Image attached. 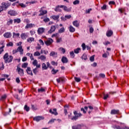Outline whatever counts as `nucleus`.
<instances>
[{
    "label": "nucleus",
    "mask_w": 129,
    "mask_h": 129,
    "mask_svg": "<svg viewBox=\"0 0 129 129\" xmlns=\"http://www.w3.org/2000/svg\"><path fill=\"white\" fill-rule=\"evenodd\" d=\"M21 38L22 40H26L28 38V33H23L21 34Z\"/></svg>",
    "instance_id": "2eb2a0df"
},
{
    "label": "nucleus",
    "mask_w": 129,
    "mask_h": 129,
    "mask_svg": "<svg viewBox=\"0 0 129 129\" xmlns=\"http://www.w3.org/2000/svg\"><path fill=\"white\" fill-rule=\"evenodd\" d=\"M13 56L9 55V53H6L3 56V59H4L5 63H11L13 61Z\"/></svg>",
    "instance_id": "f257e3e1"
},
{
    "label": "nucleus",
    "mask_w": 129,
    "mask_h": 129,
    "mask_svg": "<svg viewBox=\"0 0 129 129\" xmlns=\"http://www.w3.org/2000/svg\"><path fill=\"white\" fill-rule=\"evenodd\" d=\"M112 34H113V32H112V31L109 30L106 33V36L110 37L112 35Z\"/></svg>",
    "instance_id": "5701e85b"
},
{
    "label": "nucleus",
    "mask_w": 129,
    "mask_h": 129,
    "mask_svg": "<svg viewBox=\"0 0 129 129\" xmlns=\"http://www.w3.org/2000/svg\"><path fill=\"white\" fill-rule=\"evenodd\" d=\"M38 92H44V91H45V89H43V88L38 89Z\"/></svg>",
    "instance_id": "bf43d9fd"
},
{
    "label": "nucleus",
    "mask_w": 129,
    "mask_h": 129,
    "mask_svg": "<svg viewBox=\"0 0 129 129\" xmlns=\"http://www.w3.org/2000/svg\"><path fill=\"white\" fill-rule=\"evenodd\" d=\"M55 12H59V13H61L62 12V10L60 9V6H57L56 8L54 9Z\"/></svg>",
    "instance_id": "b1692460"
},
{
    "label": "nucleus",
    "mask_w": 129,
    "mask_h": 129,
    "mask_svg": "<svg viewBox=\"0 0 129 129\" xmlns=\"http://www.w3.org/2000/svg\"><path fill=\"white\" fill-rule=\"evenodd\" d=\"M27 67H28V63L27 62L24 63L22 65V68H27Z\"/></svg>",
    "instance_id": "58836bf2"
},
{
    "label": "nucleus",
    "mask_w": 129,
    "mask_h": 129,
    "mask_svg": "<svg viewBox=\"0 0 129 129\" xmlns=\"http://www.w3.org/2000/svg\"><path fill=\"white\" fill-rule=\"evenodd\" d=\"M33 72L34 74H37V73H38V71L37 70V68H35L33 70Z\"/></svg>",
    "instance_id": "0e129e2a"
},
{
    "label": "nucleus",
    "mask_w": 129,
    "mask_h": 129,
    "mask_svg": "<svg viewBox=\"0 0 129 129\" xmlns=\"http://www.w3.org/2000/svg\"><path fill=\"white\" fill-rule=\"evenodd\" d=\"M70 56L72 57V58H74L75 57V54H74V51H72L70 52Z\"/></svg>",
    "instance_id": "a19ab883"
},
{
    "label": "nucleus",
    "mask_w": 129,
    "mask_h": 129,
    "mask_svg": "<svg viewBox=\"0 0 129 129\" xmlns=\"http://www.w3.org/2000/svg\"><path fill=\"white\" fill-rule=\"evenodd\" d=\"M4 48H5V45H3L0 47V54H2L3 52H4Z\"/></svg>",
    "instance_id": "de8ad7c7"
},
{
    "label": "nucleus",
    "mask_w": 129,
    "mask_h": 129,
    "mask_svg": "<svg viewBox=\"0 0 129 129\" xmlns=\"http://www.w3.org/2000/svg\"><path fill=\"white\" fill-rule=\"evenodd\" d=\"M73 25L75 26L77 28H78L80 26V23L78 22V20H76L74 22H73Z\"/></svg>",
    "instance_id": "f3484780"
},
{
    "label": "nucleus",
    "mask_w": 129,
    "mask_h": 129,
    "mask_svg": "<svg viewBox=\"0 0 129 129\" xmlns=\"http://www.w3.org/2000/svg\"><path fill=\"white\" fill-rule=\"evenodd\" d=\"M101 9L103 11H104V10H106V5H104L101 8Z\"/></svg>",
    "instance_id": "69168bd1"
},
{
    "label": "nucleus",
    "mask_w": 129,
    "mask_h": 129,
    "mask_svg": "<svg viewBox=\"0 0 129 129\" xmlns=\"http://www.w3.org/2000/svg\"><path fill=\"white\" fill-rule=\"evenodd\" d=\"M24 109L26 111H29V110H30V107H28V105H25L24 106Z\"/></svg>",
    "instance_id": "4c0bfd02"
},
{
    "label": "nucleus",
    "mask_w": 129,
    "mask_h": 129,
    "mask_svg": "<svg viewBox=\"0 0 129 129\" xmlns=\"http://www.w3.org/2000/svg\"><path fill=\"white\" fill-rule=\"evenodd\" d=\"M38 59H39L40 60H41V61H45V60H46V56L44 55H42L40 56H39Z\"/></svg>",
    "instance_id": "6ab92c4d"
},
{
    "label": "nucleus",
    "mask_w": 129,
    "mask_h": 129,
    "mask_svg": "<svg viewBox=\"0 0 129 129\" xmlns=\"http://www.w3.org/2000/svg\"><path fill=\"white\" fill-rule=\"evenodd\" d=\"M41 54H45V55H47V54L49 53V51H48V50H41V52H40Z\"/></svg>",
    "instance_id": "cd10ccee"
},
{
    "label": "nucleus",
    "mask_w": 129,
    "mask_h": 129,
    "mask_svg": "<svg viewBox=\"0 0 129 129\" xmlns=\"http://www.w3.org/2000/svg\"><path fill=\"white\" fill-rule=\"evenodd\" d=\"M4 37L6 39H9L12 37V33L11 32H6L4 34Z\"/></svg>",
    "instance_id": "4468645a"
},
{
    "label": "nucleus",
    "mask_w": 129,
    "mask_h": 129,
    "mask_svg": "<svg viewBox=\"0 0 129 129\" xmlns=\"http://www.w3.org/2000/svg\"><path fill=\"white\" fill-rule=\"evenodd\" d=\"M64 32H65V29L64 28V27L60 28L58 30V33H59L60 34H61V33H64Z\"/></svg>",
    "instance_id": "7c9ffc66"
},
{
    "label": "nucleus",
    "mask_w": 129,
    "mask_h": 129,
    "mask_svg": "<svg viewBox=\"0 0 129 129\" xmlns=\"http://www.w3.org/2000/svg\"><path fill=\"white\" fill-rule=\"evenodd\" d=\"M120 113L119 110H113V114H119Z\"/></svg>",
    "instance_id": "2f4dec72"
},
{
    "label": "nucleus",
    "mask_w": 129,
    "mask_h": 129,
    "mask_svg": "<svg viewBox=\"0 0 129 129\" xmlns=\"http://www.w3.org/2000/svg\"><path fill=\"white\" fill-rule=\"evenodd\" d=\"M53 39L52 38H48L47 41H45L44 42L45 45H46V46H50V45H51L52 44V43H53Z\"/></svg>",
    "instance_id": "0eeeda50"
},
{
    "label": "nucleus",
    "mask_w": 129,
    "mask_h": 129,
    "mask_svg": "<svg viewBox=\"0 0 129 129\" xmlns=\"http://www.w3.org/2000/svg\"><path fill=\"white\" fill-rule=\"evenodd\" d=\"M7 98V95H4L1 97V100H4V99H6Z\"/></svg>",
    "instance_id": "13d9d810"
},
{
    "label": "nucleus",
    "mask_w": 129,
    "mask_h": 129,
    "mask_svg": "<svg viewBox=\"0 0 129 129\" xmlns=\"http://www.w3.org/2000/svg\"><path fill=\"white\" fill-rule=\"evenodd\" d=\"M44 32H45V28L43 27L39 28L37 30V33L38 35H42Z\"/></svg>",
    "instance_id": "6e6552de"
},
{
    "label": "nucleus",
    "mask_w": 129,
    "mask_h": 129,
    "mask_svg": "<svg viewBox=\"0 0 129 129\" xmlns=\"http://www.w3.org/2000/svg\"><path fill=\"white\" fill-rule=\"evenodd\" d=\"M19 6H20V7L21 8H26V5H25L23 3H20L19 4Z\"/></svg>",
    "instance_id": "338daca9"
},
{
    "label": "nucleus",
    "mask_w": 129,
    "mask_h": 129,
    "mask_svg": "<svg viewBox=\"0 0 129 129\" xmlns=\"http://www.w3.org/2000/svg\"><path fill=\"white\" fill-rule=\"evenodd\" d=\"M13 38H14L15 37H20V33H16L15 32H13Z\"/></svg>",
    "instance_id": "ea45409f"
},
{
    "label": "nucleus",
    "mask_w": 129,
    "mask_h": 129,
    "mask_svg": "<svg viewBox=\"0 0 129 129\" xmlns=\"http://www.w3.org/2000/svg\"><path fill=\"white\" fill-rule=\"evenodd\" d=\"M42 70H47V69H48V68L47 67V66L45 63H42Z\"/></svg>",
    "instance_id": "bb28decb"
},
{
    "label": "nucleus",
    "mask_w": 129,
    "mask_h": 129,
    "mask_svg": "<svg viewBox=\"0 0 129 129\" xmlns=\"http://www.w3.org/2000/svg\"><path fill=\"white\" fill-rule=\"evenodd\" d=\"M39 42L41 44V45H42V46H44V41H43L42 39H39Z\"/></svg>",
    "instance_id": "e2e57ef3"
},
{
    "label": "nucleus",
    "mask_w": 129,
    "mask_h": 129,
    "mask_svg": "<svg viewBox=\"0 0 129 129\" xmlns=\"http://www.w3.org/2000/svg\"><path fill=\"white\" fill-rule=\"evenodd\" d=\"M56 30V27L55 26H51L50 30L48 31V34H52Z\"/></svg>",
    "instance_id": "1a4fd4ad"
},
{
    "label": "nucleus",
    "mask_w": 129,
    "mask_h": 129,
    "mask_svg": "<svg viewBox=\"0 0 129 129\" xmlns=\"http://www.w3.org/2000/svg\"><path fill=\"white\" fill-rule=\"evenodd\" d=\"M90 60L91 62H93V61H94V55H93L90 57Z\"/></svg>",
    "instance_id": "6e6d98bb"
},
{
    "label": "nucleus",
    "mask_w": 129,
    "mask_h": 129,
    "mask_svg": "<svg viewBox=\"0 0 129 129\" xmlns=\"http://www.w3.org/2000/svg\"><path fill=\"white\" fill-rule=\"evenodd\" d=\"M60 42H62V38H59L57 39L56 42L60 43Z\"/></svg>",
    "instance_id": "680f3d73"
},
{
    "label": "nucleus",
    "mask_w": 129,
    "mask_h": 129,
    "mask_svg": "<svg viewBox=\"0 0 129 129\" xmlns=\"http://www.w3.org/2000/svg\"><path fill=\"white\" fill-rule=\"evenodd\" d=\"M69 31L71 33H74V31H75V28L73 27L72 25H70L69 27Z\"/></svg>",
    "instance_id": "aec40b11"
},
{
    "label": "nucleus",
    "mask_w": 129,
    "mask_h": 129,
    "mask_svg": "<svg viewBox=\"0 0 129 129\" xmlns=\"http://www.w3.org/2000/svg\"><path fill=\"white\" fill-rule=\"evenodd\" d=\"M44 118H45L43 116H38L34 117L33 118V120H35V121H37L38 122V121H40V120H43V119H44Z\"/></svg>",
    "instance_id": "39448f33"
},
{
    "label": "nucleus",
    "mask_w": 129,
    "mask_h": 129,
    "mask_svg": "<svg viewBox=\"0 0 129 129\" xmlns=\"http://www.w3.org/2000/svg\"><path fill=\"white\" fill-rule=\"evenodd\" d=\"M94 31V29H93V28L92 27L90 28V33L92 34V33H93Z\"/></svg>",
    "instance_id": "774afa93"
},
{
    "label": "nucleus",
    "mask_w": 129,
    "mask_h": 129,
    "mask_svg": "<svg viewBox=\"0 0 129 129\" xmlns=\"http://www.w3.org/2000/svg\"><path fill=\"white\" fill-rule=\"evenodd\" d=\"M52 19H53L54 20H58L59 19V15H53L52 16Z\"/></svg>",
    "instance_id": "473e14b6"
},
{
    "label": "nucleus",
    "mask_w": 129,
    "mask_h": 129,
    "mask_svg": "<svg viewBox=\"0 0 129 129\" xmlns=\"http://www.w3.org/2000/svg\"><path fill=\"white\" fill-rule=\"evenodd\" d=\"M59 50L61 51L63 54L65 53V52H66V50L63 47L59 48Z\"/></svg>",
    "instance_id": "09e8293b"
},
{
    "label": "nucleus",
    "mask_w": 129,
    "mask_h": 129,
    "mask_svg": "<svg viewBox=\"0 0 129 129\" xmlns=\"http://www.w3.org/2000/svg\"><path fill=\"white\" fill-rule=\"evenodd\" d=\"M115 127L116 129H129V128L127 127L124 128L123 127H120L119 126H116Z\"/></svg>",
    "instance_id": "c03bdc74"
},
{
    "label": "nucleus",
    "mask_w": 129,
    "mask_h": 129,
    "mask_svg": "<svg viewBox=\"0 0 129 129\" xmlns=\"http://www.w3.org/2000/svg\"><path fill=\"white\" fill-rule=\"evenodd\" d=\"M82 59H83L84 60H86L87 59V56L86 54H84L82 56Z\"/></svg>",
    "instance_id": "49530a36"
},
{
    "label": "nucleus",
    "mask_w": 129,
    "mask_h": 129,
    "mask_svg": "<svg viewBox=\"0 0 129 129\" xmlns=\"http://www.w3.org/2000/svg\"><path fill=\"white\" fill-rule=\"evenodd\" d=\"M10 6H11V4H10L9 3H2V9H8V7H10Z\"/></svg>",
    "instance_id": "9d476101"
},
{
    "label": "nucleus",
    "mask_w": 129,
    "mask_h": 129,
    "mask_svg": "<svg viewBox=\"0 0 129 129\" xmlns=\"http://www.w3.org/2000/svg\"><path fill=\"white\" fill-rule=\"evenodd\" d=\"M99 76L100 77H101V78H105V75L104 74H100L99 75Z\"/></svg>",
    "instance_id": "864d4df0"
},
{
    "label": "nucleus",
    "mask_w": 129,
    "mask_h": 129,
    "mask_svg": "<svg viewBox=\"0 0 129 129\" xmlns=\"http://www.w3.org/2000/svg\"><path fill=\"white\" fill-rule=\"evenodd\" d=\"M35 26L34 24H33L32 23L31 24H27L26 26H25V29H29V28H33Z\"/></svg>",
    "instance_id": "412c9836"
},
{
    "label": "nucleus",
    "mask_w": 129,
    "mask_h": 129,
    "mask_svg": "<svg viewBox=\"0 0 129 129\" xmlns=\"http://www.w3.org/2000/svg\"><path fill=\"white\" fill-rule=\"evenodd\" d=\"M82 47L83 48V51H84V50H85V49H86V45H85V43H83L82 44Z\"/></svg>",
    "instance_id": "603ef678"
},
{
    "label": "nucleus",
    "mask_w": 129,
    "mask_h": 129,
    "mask_svg": "<svg viewBox=\"0 0 129 129\" xmlns=\"http://www.w3.org/2000/svg\"><path fill=\"white\" fill-rule=\"evenodd\" d=\"M35 41V38L33 37H29L27 39V42L28 43H32V42H34Z\"/></svg>",
    "instance_id": "a878e982"
},
{
    "label": "nucleus",
    "mask_w": 129,
    "mask_h": 129,
    "mask_svg": "<svg viewBox=\"0 0 129 129\" xmlns=\"http://www.w3.org/2000/svg\"><path fill=\"white\" fill-rule=\"evenodd\" d=\"M49 55L50 56L53 57V58H57L58 53L55 51H51Z\"/></svg>",
    "instance_id": "ddd939ff"
},
{
    "label": "nucleus",
    "mask_w": 129,
    "mask_h": 129,
    "mask_svg": "<svg viewBox=\"0 0 129 129\" xmlns=\"http://www.w3.org/2000/svg\"><path fill=\"white\" fill-rule=\"evenodd\" d=\"M8 15H10V16H17L18 14L16 12V11L14 10H10L8 12Z\"/></svg>",
    "instance_id": "9b49d317"
},
{
    "label": "nucleus",
    "mask_w": 129,
    "mask_h": 129,
    "mask_svg": "<svg viewBox=\"0 0 129 129\" xmlns=\"http://www.w3.org/2000/svg\"><path fill=\"white\" fill-rule=\"evenodd\" d=\"M64 18H65L66 19H71L72 16H71V15H66V16H64Z\"/></svg>",
    "instance_id": "052dcab7"
},
{
    "label": "nucleus",
    "mask_w": 129,
    "mask_h": 129,
    "mask_svg": "<svg viewBox=\"0 0 129 129\" xmlns=\"http://www.w3.org/2000/svg\"><path fill=\"white\" fill-rule=\"evenodd\" d=\"M13 45H14V44L12 42H10L7 44V47H10V46L12 47V46H13Z\"/></svg>",
    "instance_id": "a18cd8bd"
},
{
    "label": "nucleus",
    "mask_w": 129,
    "mask_h": 129,
    "mask_svg": "<svg viewBox=\"0 0 129 129\" xmlns=\"http://www.w3.org/2000/svg\"><path fill=\"white\" fill-rule=\"evenodd\" d=\"M34 56H40L41 53H40L39 51H36L33 54Z\"/></svg>",
    "instance_id": "f704fd0d"
},
{
    "label": "nucleus",
    "mask_w": 129,
    "mask_h": 129,
    "mask_svg": "<svg viewBox=\"0 0 129 129\" xmlns=\"http://www.w3.org/2000/svg\"><path fill=\"white\" fill-rule=\"evenodd\" d=\"M17 70L21 76H23V75H24V70L18 67Z\"/></svg>",
    "instance_id": "f8f14e48"
},
{
    "label": "nucleus",
    "mask_w": 129,
    "mask_h": 129,
    "mask_svg": "<svg viewBox=\"0 0 129 129\" xmlns=\"http://www.w3.org/2000/svg\"><path fill=\"white\" fill-rule=\"evenodd\" d=\"M60 8L61 9H63L64 12H71V10H72V8L70 7V8H68V7L66 6H64V5L60 6Z\"/></svg>",
    "instance_id": "20e7f679"
},
{
    "label": "nucleus",
    "mask_w": 129,
    "mask_h": 129,
    "mask_svg": "<svg viewBox=\"0 0 129 129\" xmlns=\"http://www.w3.org/2000/svg\"><path fill=\"white\" fill-rule=\"evenodd\" d=\"M12 24H13V19H10L7 23V25L8 26H10V25H12Z\"/></svg>",
    "instance_id": "72a5a7b5"
},
{
    "label": "nucleus",
    "mask_w": 129,
    "mask_h": 129,
    "mask_svg": "<svg viewBox=\"0 0 129 129\" xmlns=\"http://www.w3.org/2000/svg\"><path fill=\"white\" fill-rule=\"evenodd\" d=\"M56 81L57 83H60V82H65V80H64V79L60 77L58 79H57Z\"/></svg>",
    "instance_id": "4be33fe9"
},
{
    "label": "nucleus",
    "mask_w": 129,
    "mask_h": 129,
    "mask_svg": "<svg viewBox=\"0 0 129 129\" xmlns=\"http://www.w3.org/2000/svg\"><path fill=\"white\" fill-rule=\"evenodd\" d=\"M26 72L29 75H31V76H33V72H32V70H31V68L28 67Z\"/></svg>",
    "instance_id": "dca6fc26"
},
{
    "label": "nucleus",
    "mask_w": 129,
    "mask_h": 129,
    "mask_svg": "<svg viewBox=\"0 0 129 129\" xmlns=\"http://www.w3.org/2000/svg\"><path fill=\"white\" fill-rule=\"evenodd\" d=\"M44 9H45V7H42L41 8L40 10L39 11V13H40V14H39V16H44V15H46V14H47V10H43Z\"/></svg>",
    "instance_id": "423d86ee"
},
{
    "label": "nucleus",
    "mask_w": 129,
    "mask_h": 129,
    "mask_svg": "<svg viewBox=\"0 0 129 129\" xmlns=\"http://www.w3.org/2000/svg\"><path fill=\"white\" fill-rule=\"evenodd\" d=\"M75 116L71 118L72 120H76L78 119V117L81 116L82 114L81 113H77V111H75L74 112Z\"/></svg>",
    "instance_id": "f03ea898"
},
{
    "label": "nucleus",
    "mask_w": 129,
    "mask_h": 129,
    "mask_svg": "<svg viewBox=\"0 0 129 129\" xmlns=\"http://www.w3.org/2000/svg\"><path fill=\"white\" fill-rule=\"evenodd\" d=\"M80 3V1H79V0H76L73 2V5L75 6H76V5H79Z\"/></svg>",
    "instance_id": "e433bc0d"
},
{
    "label": "nucleus",
    "mask_w": 129,
    "mask_h": 129,
    "mask_svg": "<svg viewBox=\"0 0 129 129\" xmlns=\"http://www.w3.org/2000/svg\"><path fill=\"white\" fill-rule=\"evenodd\" d=\"M52 114H54V115H57V114H58V113H57V109H53L52 112Z\"/></svg>",
    "instance_id": "c9c22d12"
},
{
    "label": "nucleus",
    "mask_w": 129,
    "mask_h": 129,
    "mask_svg": "<svg viewBox=\"0 0 129 129\" xmlns=\"http://www.w3.org/2000/svg\"><path fill=\"white\" fill-rule=\"evenodd\" d=\"M75 80L76 82H80V81H81V79L80 78L76 77H75Z\"/></svg>",
    "instance_id": "37998d69"
},
{
    "label": "nucleus",
    "mask_w": 129,
    "mask_h": 129,
    "mask_svg": "<svg viewBox=\"0 0 129 129\" xmlns=\"http://www.w3.org/2000/svg\"><path fill=\"white\" fill-rule=\"evenodd\" d=\"M92 11V9L90 8L86 11V14H90V12Z\"/></svg>",
    "instance_id": "3c124183"
},
{
    "label": "nucleus",
    "mask_w": 129,
    "mask_h": 129,
    "mask_svg": "<svg viewBox=\"0 0 129 129\" xmlns=\"http://www.w3.org/2000/svg\"><path fill=\"white\" fill-rule=\"evenodd\" d=\"M32 64L34 65V66H36L38 64V62H37V60L35 59L32 62Z\"/></svg>",
    "instance_id": "4d7b16f0"
},
{
    "label": "nucleus",
    "mask_w": 129,
    "mask_h": 129,
    "mask_svg": "<svg viewBox=\"0 0 129 129\" xmlns=\"http://www.w3.org/2000/svg\"><path fill=\"white\" fill-rule=\"evenodd\" d=\"M61 62L63 63H68V58L65 56H62L61 58Z\"/></svg>",
    "instance_id": "a211bd4d"
},
{
    "label": "nucleus",
    "mask_w": 129,
    "mask_h": 129,
    "mask_svg": "<svg viewBox=\"0 0 129 129\" xmlns=\"http://www.w3.org/2000/svg\"><path fill=\"white\" fill-rule=\"evenodd\" d=\"M59 72V70H55L54 69H53L52 70H51V73L52 74H53V75H55L56 74V73H57V72Z\"/></svg>",
    "instance_id": "c756f323"
},
{
    "label": "nucleus",
    "mask_w": 129,
    "mask_h": 129,
    "mask_svg": "<svg viewBox=\"0 0 129 129\" xmlns=\"http://www.w3.org/2000/svg\"><path fill=\"white\" fill-rule=\"evenodd\" d=\"M14 23H18V24H19V23H21V19H17L14 20Z\"/></svg>",
    "instance_id": "79ce46f5"
},
{
    "label": "nucleus",
    "mask_w": 129,
    "mask_h": 129,
    "mask_svg": "<svg viewBox=\"0 0 129 129\" xmlns=\"http://www.w3.org/2000/svg\"><path fill=\"white\" fill-rule=\"evenodd\" d=\"M55 120H56V119H51L48 121V123H53Z\"/></svg>",
    "instance_id": "8fccbe9b"
},
{
    "label": "nucleus",
    "mask_w": 129,
    "mask_h": 129,
    "mask_svg": "<svg viewBox=\"0 0 129 129\" xmlns=\"http://www.w3.org/2000/svg\"><path fill=\"white\" fill-rule=\"evenodd\" d=\"M58 33H55L52 34V35L51 36V38H54V37H56L57 38H58Z\"/></svg>",
    "instance_id": "5fc2aeb1"
},
{
    "label": "nucleus",
    "mask_w": 129,
    "mask_h": 129,
    "mask_svg": "<svg viewBox=\"0 0 129 129\" xmlns=\"http://www.w3.org/2000/svg\"><path fill=\"white\" fill-rule=\"evenodd\" d=\"M81 124H78L76 126H73L72 128L73 129H81Z\"/></svg>",
    "instance_id": "393cba45"
},
{
    "label": "nucleus",
    "mask_w": 129,
    "mask_h": 129,
    "mask_svg": "<svg viewBox=\"0 0 129 129\" xmlns=\"http://www.w3.org/2000/svg\"><path fill=\"white\" fill-rule=\"evenodd\" d=\"M23 51L24 49H23V48H22V46H21L18 47L17 49H14L13 51V53L16 54V53H18V52H20V54H23Z\"/></svg>",
    "instance_id": "7ed1b4c3"
},
{
    "label": "nucleus",
    "mask_w": 129,
    "mask_h": 129,
    "mask_svg": "<svg viewBox=\"0 0 129 129\" xmlns=\"http://www.w3.org/2000/svg\"><path fill=\"white\" fill-rule=\"evenodd\" d=\"M81 50V49L78 47L77 49H74V53H75V54H78L79 53V51H80Z\"/></svg>",
    "instance_id": "c85d7f7f"
}]
</instances>
